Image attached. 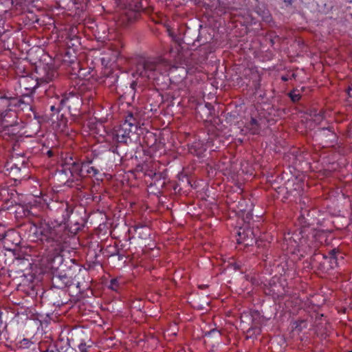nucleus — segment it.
Instances as JSON below:
<instances>
[{"instance_id": "1", "label": "nucleus", "mask_w": 352, "mask_h": 352, "mask_svg": "<svg viewBox=\"0 0 352 352\" xmlns=\"http://www.w3.org/2000/svg\"><path fill=\"white\" fill-rule=\"evenodd\" d=\"M306 228L305 225L294 234L288 232L284 236V246L293 254H299L300 256L311 253L318 247L317 241L319 240L320 233Z\"/></svg>"}, {"instance_id": "2", "label": "nucleus", "mask_w": 352, "mask_h": 352, "mask_svg": "<svg viewBox=\"0 0 352 352\" xmlns=\"http://www.w3.org/2000/svg\"><path fill=\"white\" fill-rule=\"evenodd\" d=\"M34 230L39 239L46 243L49 254L51 256L58 255L62 250L65 239V224L56 222L42 223L38 227H35Z\"/></svg>"}, {"instance_id": "3", "label": "nucleus", "mask_w": 352, "mask_h": 352, "mask_svg": "<svg viewBox=\"0 0 352 352\" xmlns=\"http://www.w3.org/2000/svg\"><path fill=\"white\" fill-rule=\"evenodd\" d=\"M176 69L170 66L164 58H149L137 65L135 76L144 79L157 80L161 75L168 74Z\"/></svg>"}, {"instance_id": "4", "label": "nucleus", "mask_w": 352, "mask_h": 352, "mask_svg": "<svg viewBox=\"0 0 352 352\" xmlns=\"http://www.w3.org/2000/svg\"><path fill=\"white\" fill-rule=\"evenodd\" d=\"M1 135L5 139L14 138L21 133L22 124L18 122L15 112L6 111L0 113Z\"/></svg>"}, {"instance_id": "5", "label": "nucleus", "mask_w": 352, "mask_h": 352, "mask_svg": "<svg viewBox=\"0 0 352 352\" xmlns=\"http://www.w3.org/2000/svg\"><path fill=\"white\" fill-rule=\"evenodd\" d=\"M138 129V124L131 114H129L113 133V139L121 143H126L130 138V134Z\"/></svg>"}, {"instance_id": "6", "label": "nucleus", "mask_w": 352, "mask_h": 352, "mask_svg": "<svg viewBox=\"0 0 352 352\" xmlns=\"http://www.w3.org/2000/svg\"><path fill=\"white\" fill-rule=\"evenodd\" d=\"M236 241L238 243L245 246H252L257 242L254 231L249 226L239 228Z\"/></svg>"}, {"instance_id": "7", "label": "nucleus", "mask_w": 352, "mask_h": 352, "mask_svg": "<svg viewBox=\"0 0 352 352\" xmlns=\"http://www.w3.org/2000/svg\"><path fill=\"white\" fill-rule=\"evenodd\" d=\"M336 250H332L331 252H329V256H325L324 254L318 255L317 258H314L315 260H318L322 257L323 258L322 261V267L324 270H329V269H333L337 266V258L336 256Z\"/></svg>"}, {"instance_id": "8", "label": "nucleus", "mask_w": 352, "mask_h": 352, "mask_svg": "<svg viewBox=\"0 0 352 352\" xmlns=\"http://www.w3.org/2000/svg\"><path fill=\"white\" fill-rule=\"evenodd\" d=\"M263 124V120L260 119L257 120L256 119L252 118L250 122L244 126L241 131L246 132H250L252 134L258 133L259 132L260 129L262 127V124Z\"/></svg>"}, {"instance_id": "9", "label": "nucleus", "mask_w": 352, "mask_h": 352, "mask_svg": "<svg viewBox=\"0 0 352 352\" xmlns=\"http://www.w3.org/2000/svg\"><path fill=\"white\" fill-rule=\"evenodd\" d=\"M209 143L204 144L201 142H194L190 147L189 151L192 154L200 157L204 152L209 147Z\"/></svg>"}, {"instance_id": "10", "label": "nucleus", "mask_w": 352, "mask_h": 352, "mask_svg": "<svg viewBox=\"0 0 352 352\" xmlns=\"http://www.w3.org/2000/svg\"><path fill=\"white\" fill-rule=\"evenodd\" d=\"M98 172V170L91 166L89 163H82L80 170V177H85L89 174L96 175Z\"/></svg>"}, {"instance_id": "11", "label": "nucleus", "mask_w": 352, "mask_h": 352, "mask_svg": "<svg viewBox=\"0 0 352 352\" xmlns=\"http://www.w3.org/2000/svg\"><path fill=\"white\" fill-rule=\"evenodd\" d=\"M19 83L21 86H23L25 89H34L37 85V82L35 80L28 76L21 77L19 79Z\"/></svg>"}, {"instance_id": "12", "label": "nucleus", "mask_w": 352, "mask_h": 352, "mask_svg": "<svg viewBox=\"0 0 352 352\" xmlns=\"http://www.w3.org/2000/svg\"><path fill=\"white\" fill-rule=\"evenodd\" d=\"M134 230L135 232V234L142 239H147L151 234L149 228L146 226H135L134 227Z\"/></svg>"}, {"instance_id": "13", "label": "nucleus", "mask_w": 352, "mask_h": 352, "mask_svg": "<svg viewBox=\"0 0 352 352\" xmlns=\"http://www.w3.org/2000/svg\"><path fill=\"white\" fill-rule=\"evenodd\" d=\"M80 166L81 164L73 162L72 166L68 168L69 173L74 177L76 176L80 177Z\"/></svg>"}, {"instance_id": "14", "label": "nucleus", "mask_w": 352, "mask_h": 352, "mask_svg": "<svg viewBox=\"0 0 352 352\" xmlns=\"http://www.w3.org/2000/svg\"><path fill=\"white\" fill-rule=\"evenodd\" d=\"M120 283V279H117V278L113 279V280H111V283H110V285H109V287L112 290L116 291L118 289V285H119Z\"/></svg>"}, {"instance_id": "15", "label": "nucleus", "mask_w": 352, "mask_h": 352, "mask_svg": "<svg viewBox=\"0 0 352 352\" xmlns=\"http://www.w3.org/2000/svg\"><path fill=\"white\" fill-rule=\"evenodd\" d=\"M56 76V72L54 71H51L48 72L46 76L44 78V81L46 82H50Z\"/></svg>"}, {"instance_id": "16", "label": "nucleus", "mask_w": 352, "mask_h": 352, "mask_svg": "<svg viewBox=\"0 0 352 352\" xmlns=\"http://www.w3.org/2000/svg\"><path fill=\"white\" fill-rule=\"evenodd\" d=\"M290 98L292 100V101L296 102V101L299 100V99L300 98V96L298 93L297 90H294V91H292L290 94Z\"/></svg>"}, {"instance_id": "17", "label": "nucleus", "mask_w": 352, "mask_h": 352, "mask_svg": "<svg viewBox=\"0 0 352 352\" xmlns=\"http://www.w3.org/2000/svg\"><path fill=\"white\" fill-rule=\"evenodd\" d=\"M72 99V100H78V98L75 97L74 95H71V97H65L63 99H62L61 100V104L64 106H66L67 104V102L69 101V100Z\"/></svg>"}, {"instance_id": "18", "label": "nucleus", "mask_w": 352, "mask_h": 352, "mask_svg": "<svg viewBox=\"0 0 352 352\" xmlns=\"http://www.w3.org/2000/svg\"><path fill=\"white\" fill-rule=\"evenodd\" d=\"M241 320L243 322L249 323V320H250V318H249V315L246 313H244L241 316Z\"/></svg>"}, {"instance_id": "19", "label": "nucleus", "mask_w": 352, "mask_h": 352, "mask_svg": "<svg viewBox=\"0 0 352 352\" xmlns=\"http://www.w3.org/2000/svg\"><path fill=\"white\" fill-rule=\"evenodd\" d=\"M79 349L81 352H86L87 351V346L85 344H80L79 345Z\"/></svg>"}, {"instance_id": "20", "label": "nucleus", "mask_w": 352, "mask_h": 352, "mask_svg": "<svg viewBox=\"0 0 352 352\" xmlns=\"http://www.w3.org/2000/svg\"><path fill=\"white\" fill-rule=\"evenodd\" d=\"M276 287H277L276 285L273 286L272 291L273 292L274 294H280V292Z\"/></svg>"}, {"instance_id": "21", "label": "nucleus", "mask_w": 352, "mask_h": 352, "mask_svg": "<svg viewBox=\"0 0 352 352\" xmlns=\"http://www.w3.org/2000/svg\"><path fill=\"white\" fill-rule=\"evenodd\" d=\"M0 103H7V101L4 98H0Z\"/></svg>"}, {"instance_id": "22", "label": "nucleus", "mask_w": 352, "mask_h": 352, "mask_svg": "<svg viewBox=\"0 0 352 352\" xmlns=\"http://www.w3.org/2000/svg\"><path fill=\"white\" fill-rule=\"evenodd\" d=\"M246 210L245 208H239V211L240 212H243V211H245Z\"/></svg>"}, {"instance_id": "23", "label": "nucleus", "mask_w": 352, "mask_h": 352, "mask_svg": "<svg viewBox=\"0 0 352 352\" xmlns=\"http://www.w3.org/2000/svg\"><path fill=\"white\" fill-rule=\"evenodd\" d=\"M303 219H304V218H302V219H299V221H300V224H302Z\"/></svg>"}, {"instance_id": "24", "label": "nucleus", "mask_w": 352, "mask_h": 352, "mask_svg": "<svg viewBox=\"0 0 352 352\" xmlns=\"http://www.w3.org/2000/svg\"><path fill=\"white\" fill-rule=\"evenodd\" d=\"M54 106H52V107H51L52 110H53V109H54Z\"/></svg>"}, {"instance_id": "25", "label": "nucleus", "mask_w": 352, "mask_h": 352, "mask_svg": "<svg viewBox=\"0 0 352 352\" xmlns=\"http://www.w3.org/2000/svg\"><path fill=\"white\" fill-rule=\"evenodd\" d=\"M171 333L175 335V331H173V332H171Z\"/></svg>"}, {"instance_id": "26", "label": "nucleus", "mask_w": 352, "mask_h": 352, "mask_svg": "<svg viewBox=\"0 0 352 352\" xmlns=\"http://www.w3.org/2000/svg\"><path fill=\"white\" fill-rule=\"evenodd\" d=\"M10 99L14 100L12 97H9Z\"/></svg>"}, {"instance_id": "27", "label": "nucleus", "mask_w": 352, "mask_h": 352, "mask_svg": "<svg viewBox=\"0 0 352 352\" xmlns=\"http://www.w3.org/2000/svg\"><path fill=\"white\" fill-rule=\"evenodd\" d=\"M177 352H184L183 350L179 351Z\"/></svg>"}, {"instance_id": "28", "label": "nucleus", "mask_w": 352, "mask_h": 352, "mask_svg": "<svg viewBox=\"0 0 352 352\" xmlns=\"http://www.w3.org/2000/svg\"><path fill=\"white\" fill-rule=\"evenodd\" d=\"M349 352H352V351H349Z\"/></svg>"}]
</instances>
